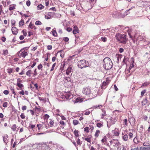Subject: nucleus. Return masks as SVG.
I'll use <instances>...</instances> for the list:
<instances>
[{
	"label": "nucleus",
	"instance_id": "33",
	"mask_svg": "<svg viewBox=\"0 0 150 150\" xmlns=\"http://www.w3.org/2000/svg\"><path fill=\"white\" fill-rule=\"evenodd\" d=\"M65 66V64L64 63L62 64L61 66L60 70L62 71L64 69V68Z\"/></svg>",
	"mask_w": 150,
	"mask_h": 150
},
{
	"label": "nucleus",
	"instance_id": "29",
	"mask_svg": "<svg viewBox=\"0 0 150 150\" xmlns=\"http://www.w3.org/2000/svg\"><path fill=\"white\" fill-rule=\"evenodd\" d=\"M52 35L54 37H56L57 36V33L56 31L55 30H53L52 31Z\"/></svg>",
	"mask_w": 150,
	"mask_h": 150
},
{
	"label": "nucleus",
	"instance_id": "11",
	"mask_svg": "<svg viewBox=\"0 0 150 150\" xmlns=\"http://www.w3.org/2000/svg\"><path fill=\"white\" fill-rule=\"evenodd\" d=\"M8 136L7 134H5L3 137V140L4 142L6 144V145L8 142Z\"/></svg>",
	"mask_w": 150,
	"mask_h": 150
},
{
	"label": "nucleus",
	"instance_id": "36",
	"mask_svg": "<svg viewBox=\"0 0 150 150\" xmlns=\"http://www.w3.org/2000/svg\"><path fill=\"white\" fill-rule=\"evenodd\" d=\"M16 125H13L11 129L13 131H15L16 130Z\"/></svg>",
	"mask_w": 150,
	"mask_h": 150
},
{
	"label": "nucleus",
	"instance_id": "54",
	"mask_svg": "<svg viewBox=\"0 0 150 150\" xmlns=\"http://www.w3.org/2000/svg\"><path fill=\"white\" fill-rule=\"evenodd\" d=\"M26 4L28 6H29L30 5V1H27L26 2Z\"/></svg>",
	"mask_w": 150,
	"mask_h": 150
},
{
	"label": "nucleus",
	"instance_id": "55",
	"mask_svg": "<svg viewBox=\"0 0 150 150\" xmlns=\"http://www.w3.org/2000/svg\"><path fill=\"white\" fill-rule=\"evenodd\" d=\"M146 90H144L142 91L141 92V95L142 96H143L144 94L146 93Z\"/></svg>",
	"mask_w": 150,
	"mask_h": 150
},
{
	"label": "nucleus",
	"instance_id": "60",
	"mask_svg": "<svg viewBox=\"0 0 150 150\" xmlns=\"http://www.w3.org/2000/svg\"><path fill=\"white\" fill-rule=\"evenodd\" d=\"M66 30L68 32H70L72 31V29L71 28L68 27L67 28Z\"/></svg>",
	"mask_w": 150,
	"mask_h": 150
},
{
	"label": "nucleus",
	"instance_id": "53",
	"mask_svg": "<svg viewBox=\"0 0 150 150\" xmlns=\"http://www.w3.org/2000/svg\"><path fill=\"white\" fill-rule=\"evenodd\" d=\"M63 40L66 42H67L69 40V39L68 37H65L63 39Z\"/></svg>",
	"mask_w": 150,
	"mask_h": 150
},
{
	"label": "nucleus",
	"instance_id": "5",
	"mask_svg": "<svg viewBox=\"0 0 150 150\" xmlns=\"http://www.w3.org/2000/svg\"><path fill=\"white\" fill-rule=\"evenodd\" d=\"M23 49H21L20 51L18 52L17 53L18 57L19 58H21V57L25 58L26 56L28 55V53L27 52L22 51Z\"/></svg>",
	"mask_w": 150,
	"mask_h": 150
},
{
	"label": "nucleus",
	"instance_id": "51",
	"mask_svg": "<svg viewBox=\"0 0 150 150\" xmlns=\"http://www.w3.org/2000/svg\"><path fill=\"white\" fill-rule=\"evenodd\" d=\"M84 130L86 132H89V128L87 127H85L84 129Z\"/></svg>",
	"mask_w": 150,
	"mask_h": 150
},
{
	"label": "nucleus",
	"instance_id": "46",
	"mask_svg": "<svg viewBox=\"0 0 150 150\" xmlns=\"http://www.w3.org/2000/svg\"><path fill=\"white\" fill-rule=\"evenodd\" d=\"M11 5H10V6L9 8V9L10 11H12V10H14L15 9V6H12L11 7Z\"/></svg>",
	"mask_w": 150,
	"mask_h": 150
},
{
	"label": "nucleus",
	"instance_id": "4",
	"mask_svg": "<svg viewBox=\"0 0 150 150\" xmlns=\"http://www.w3.org/2000/svg\"><path fill=\"white\" fill-rule=\"evenodd\" d=\"M78 67L81 69L88 67L89 64L88 62L85 59L79 61L77 63Z\"/></svg>",
	"mask_w": 150,
	"mask_h": 150
},
{
	"label": "nucleus",
	"instance_id": "12",
	"mask_svg": "<svg viewBox=\"0 0 150 150\" xmlns=\"http://www.w3.org/2000/svg\"><path fill=\"white\" fill-rule=\"evenodd\" d=\"M79 32V29L77 26L75 25L74 27V29L73 30V33L74 34H75L78 33Z\"/></svg>",
	"mask_w": 150,
	"mask_h": 150
},
{
	"label": "nucleus",
	"instance_id": "6",
	"mask_svg": "<svg viewBox=\"0 0 150 150\" xmlns=\"http://www.w3.org/2000/svg\"><path fill=\"white\" fill-rule=\"evenodd\" d=\"M115 122V120L114 118L110 117L108 120L107 121L108 127L109 128L112 125L114 124Z\"/></svg>",
	"mask_w": 150,
	"mask_h": 150
},
{
	"label": "nucleus",
	"instance_id": "10",
	"mask_svg": "<svg viewBox=\"0 0 150 150\" xmlns=\"http://www.w3.org/2000/svg\"><path fill=\"white\" fill-rule=\"evenodd\" d=\"M11 31L12 33L14 35H16L18 33V29L15 27L12 28Z\"/></svg>",
	"mask_w": 150,
	"mask_h": 150
},
{
	"label": "nucleus",
	"instance_id": "28",
	"mask_svg": "<svg viewBox=\"0 0 150 150\" xmlns=\"http://www.w3.org/2000/svg\"><path fill=\"white\" fill-rule=\"evenodd\" d=\"M37 8L38 9L41 10L43 8L44 6L42 4H40L38 5Z\"/></svg>",
	"mask_w": 150,
	"mask_h": 150
},
{
	"label": "nucleus",
	"instance_id": "56",
	"mask_svg": "<svg viewBox=\"0 0 150 150\" xmlns=\"http://www.w3.org/2000/svg\"><path fill=\"white\" fill-rule=\"evenodd\" d=\"M129 13V10H127L124 13V16H126Z\"/></svg>",
	"mask_w": 150,
	"mask_h": 150
},
{
	"label": "nucleus",
	"instance_id": "52",
	"mask_svg": "<svg viewBox=\"0 0 150 150\" xmlns=\"http://www.w3.org/2000/svg\"><path fill=\"white\" fill-rule=\"evenodd\" d=\"M22 32L23 33V35L25 36H26V35H27V33L25 31V30H23V31H22Z\"/></svg>",
	"mask_w": 150,
	"mask_h": 150
},
{
	"label": "nucleus",
	"instance_id": "43",
	"mask_svg": "<svg viewBox=\"0 0 150 150\" xmlns=\"http://www.w3.org/2000/svg\"><path fill=\"white\" fill-rule=\"evenodd\" d=\"M71 142L72 143L74 144V145L76 147L77 146V144H76V142L74 140H71Z\"/></svg>",
	"mask_w": 150,
	"mask_h": 150
},
{
	"label": "nucleus",
	"instance_id": "48",
	"mask_svg": "<svg viewBox=\"0 0 150 150\" xmlns=\"http://www.w3.org/2000/svg\"><path fill=\"white\" fill-rule=\"evenodd\" d=\"M134 142L135 143H137L138 142V141L137 140V139L136 137H135L133 139Z\"/></svg>",
	"mask_w": 150,
	"mask_h": 150
},
{
	"label": "nucleus",
	"instance_id": "26",
	"mask_svg": "<svg viewBox=\"0 0 150 150\" xmlns=\"http://www.w3.org/2000/svg\"><path fill=\"white\" fill-rule=\"evenodd\" d=\"M122 138L124 141H127L128 140V135L127 134L124 135V136Z\"/></svg>",
	"mask_w": 150,
	"mask_h": 150
},
{
	"label": "nucleus",
	"instance_id": "49",
	"mask_svg": "<svg viewBox=\"0 0 150 150\" xmlns=\"http://www.w3.org/2000/svg\"><path fill=\"white\" fill-rule=\"evenodd\" d=\"M133 62H134V61H133V63H132V64H131L130 66L129 67V70L131 69L134 67V65L133 64Z\"/></svg>",
	"mask_w": 150,
	"mask_h": 150
},
{
	"label": "nucleus",
	"instance_id": "31",
	"mask_svg": "<svg viewBox=\"0 0 150 150\" xmlns=\"http://www.w3.org/2000/svg\"><path fill=\"white\" fill-rule=\"evenodd\" d=\"M79 123V121L77 120H74L73 121V124L75 125H78Z\"/></svg>",
	"mask_w": 150,
	"mask_h": 150
},
{
	"label": "nucleus",
	"instance_id": "25",
	"mask_svg": "<svg viewBox=\"0 0 150 150\" xmlns=\"http://www.w3.org/2000/svg\"><path fill=\"white\" fill-rule=\"evenodd\" d=\"M24 21L23 19H22L19 22V25L20 26H22L24 25Z\"/></svg>",
	"mask_w": 150,
	"mask_h": 150
},
{
	"label": "nucleus",
	"instance_id": "64",
	"mask_svg": "<svg viewBox=\"0 0 150 150\" xmlns=\"http://www.w3.org/2000/svg\"><path fill=\"white\" fill-rule=\"evenodd\" d=\"M3 93L5 95H8L9 93V91L7 90H5L4 91Z\"/></svg>",
	"mask_w": 150,
	"mask_h": 150
},
{
	"label": "nucleus",
	"instance_id": "19",
	"mask_svg": "<svg viewBox=\"0 0 150 150\" xmlns=\"http://www.w3.org/2000/svg\"><path fill=\"white\" fill-rule=\"evenodd\" d=\"M75 140L77 144L81 146L82 143V142L81 141L80 139L79 138H76Z\"/></svg>",
	"mask_w": 150,
	"mask_h": 150
},
{
	"label": "nucleus",
	"instance_id": "47",
	"mask_svg": "<svg viewBox=\"0 0 150 150\" xmlns=\"http://www.w3.org/2000/svg\"><path fill=\"white\" fill-rule=\"evenodd\" d=\"M8 103L6 102H5L3 104V106L4 108H6L7 106Z\"/></svg>",
	"mask_w": 150,
	"mask_h": 150
},
{
	"label": "nucleus",
	"instance_id": "8",
	"mask_svg": "<svg viewBox=\"0 0 150 150\" xmlns=\"http://www.w3.org/2000/svg\"><path fill=\"white\" fill-rule=\"evenodd\" d=\"M64 96L67 99H70L73 97V94L70 91L66 92Z\"/></svg>",
	"mask_w": 150,
	"mask_h": 150
},
{
	"label": "nucleus",
	"instance_id": "63",
	"mask_svg": "<svg viewBox=\"0 0 150 150\" xmlns=\"http://www.w3.org/2000/svg\"><path fill=\"white\" fill-rule=\"evenodd\" d=\"M16 21L14 20H11V24L13 25H15L16 23Z\"/></svg>",
	"mask_w": 150,
	"mask_h": 150
},
{
	"label": "nucleus",
	"instance_id": "44",
	"mask_svg": "<svg viewBox=\"0 0 150 150\" xmlns=\"http://www.w3.org/2000/svg\"><path fill=\"white\" fill-rule=\"evenodd\" d=\"M56 63H54L52 65V68L50 70L51 71H52L54 70V68L56 65Z\"/></svg>",
	"mask_w": 150,
	"mask_h": 150
},
{
	"label": "nucleus",
	"instance_id": "41",
	"mask_svg": "<svg viewBox=\"0 0 150 150\" xmlns=\"http://www.w3.org/2000/svg\"><path fill=\"white\" fill-rule=\"evenodd\" d=\"M36 70H37L36 69H35L34 70V73H33V76H34V77H35L37 74V73Z\"/></svg>",
	"mask_w": 150,
	"mask_h": 150
},
{
	"label": "nucleus",
	"instance_id": "23",
	"mask_svg": "<svg viewBox=\"0 0 150 150\" xmlns=\"http://www.w3.org/2000/svg\"><path fill=\"white\" fill-rule=\"evenodd\" d=\"M91 135L90 136H88V138H86L85 139V140L87 141V142L90 143L91 142Z\"/></svg>",
	"mask_w": 150,
	"mask_h": 150
},
{
	"label": "nucleus",
	"instance_id": "61",
	"mask_svg": "<svg viewBox=\"0 0 150 150\" xmlns=\"http://www.w3.org/2000/svg\"><path fill=\"white\" fill-rule=\"evenodd\" d=\"M124 123H125V125L126 126H127V119H125L124 120Z\"/></svg>",
	"mask_w": 150,
	"mask_h": 150
},
{
	"label": "nucleus",
	"instance_id": "9",
	"mask_svg": "<svg viewBox=\"0 0 150 150\" xmlns=\"http://www.w3.org/2000/svg\"><path fill=\"white\" fill-rule=\"evenodd\" d=\"M111 144H115L113 145L114 146H118L119 145L120 143L118 142V140L116 139H113L112 140L110 141Z\"/></svg>",
	"mask_w": 150,
	"mask_h": 150
},
{
	"label": "nucleus",
	"instance_id": "32",
	"mask_svg": "<svg viewBox=\"0 0 150 150\" xmlns=\"http://www.w3.org/2000/svg\"><path fill=\"white\" fill-rule=\"evenodd\" d=\"M17 86L21 89L22 88L23 86V84L20 83H17Z\"/></svg>",
	"mask_w": 150,
	"mask_h": 150
},
{
	"label": "nucleus",
	"instance_id": "14",
	"mask_svg": "<svg viewBox=\"0 0 150 150\" xmlns=\"http://www.w3.org/2000/svg\"><path fill=\"white\" fill-rule=\"evenodd\" d=\"M108 84V82L107 81V80L106 82L104 81L103 83L101 86V88L103 89H105V86H107Z\"/></svg>",
	"mask_w": 150,
	"mask_h": 150
},
{
	"label": "nucleus",
	"instance_id": "7",
	"mask_svg": "<svg viewBox=\"0 0 150 150\" xmlns=\"http://www.w3.org/2000/svg\"><path fill=\"white\" fill-rule=\"evenodd\" d=\"M127 32L130 38L132 39L133 40L134 42H135L134 40L133 37H134V38L136 37V34H134V33H133L132 31H131V30H128Z\"/></svg>",
	"mask_w": 150,
	"mask_h": 150
},
{
	"label": "nucleus",
	"instance_id": "42",
	"mask_svg": "<svg viewBox=\"0 0 150 150\" xmlns=\"http://www.w3.org/2000/svg\"><path fill=\"white\" fill-rule=\"evenodd\" d=\"M57 149L59 150H64V148L62 146H57Z\"/></svg>",
	"mask_w": 150,
	"mask_h": 150
},
{
	"label": "nucleus",
	"instance_id": "20",
	"mask_svg": "<svg viewBox=\"0 0 150 150\" xmlns=\"http://www.w3.org/2000/svg\"><path fill=\"white\" fill-rule=\"evenodd\" d=\"M137 41H142L144 40V37L142 35H139L137 38Z\"/></svg>",
	"mask_w": 150,
	"mask_h": 150
},
{
	"label": "nucleus",
	"instance_id": "27",
	"mask_svg": "<svg viewBox=\"0 0 150 150\" xmlns=\"http://www.w3.org/2000/svg\"><path fill=\"white\" fill-rule=\"evenodd\" d=\"M3 54L4 55H7L8 54V51L7 50H3Z\"/></svg>",
	"mask_w": 150,
	"mask_h": 150
},
{
	"label": "nucleus",
	"instance_id": "21",
	"mask_svg": "<svg viewBox=\"0 0 150 150\" xmlns=\"http://www.w3.org/2000/svg\"><path fill=\"white\" fill-rule=\"evenodd\" d=\"M147 102V98H146L145 99H144L142 102V105H145Z\"/></svg>",
	"mask_w": 150,
	"mask_h": 150
},
{
	"label": "nucleus",
	"instance_id": "16",
	"mask_svg": "<svg viewBox=\"0 0 150 150\" xmlns=\"http://www.w3.org/2000/svg\"><path fill=\"white\" fill-rule=\"evenodd\" d=\"M74 101V103H76L79 102H81L83 101V100L80 97H77L76 99Z\"/></svg>",
	"mask_w": 150,
	"mask_h": 150
},
{
	"label": "nucleus",
	"instance_id": "22",
	"mask_svg": "<svg viewBox=\"0 0 150 150\" xmlns=\"http://www.w3.org/2000/svg\"><path fill=\"white\" fill-rule=\"evenodd\" d=\"M32 73V71L31 70H28L26 73V75L29 77L31 76V74Z\"/></svg>",
	"mask_w": 150,
	"mask_h": 150
},
{
	"label": "nucleus",
	"instance_id": "2",
	"mask_svg": "<svg viewBox=\"0 0 150 150\" xmlns=\"http://www.w3.org/2000/svg\"><path fill=\"white\" fill-rule=\"evenodd\" d=\"M115 37L120 42L123 44H125L127 41V39L126 38V35L125 34H121L119 33L116 34Z\"/></svg>",
	"mask_w": 150,
	"mask_h": 150
},
{
	"label": "nucleus",
	"instance_id": "18",
	"mask_svg": "<svg viewBox=\"0 0 150 150\" xmlns=\"http://www.w3.org/2000/svg\"><path fill=\"white\" fill-rule=\"evenodd\" d=\"M79 131L76 129L74 131V134L75 137V138H77V137L79 136Z\"/></svg>",
	"mask_w": 150,
	"mask_h": 150
},
{
	"label": "nucleus",
	"instance_id": "34",
	"mask_svg": "<svg viewBox=\"0 0 150 150\" xmlns=\"http://www.w3.org/2000/svg\"><path fill=\"white\" fill-rule=\"evenodd\" d=\"M102 107V105H95L93 107V108L94 109H96L98 108H100V107Z\"/></svg>",
	"mask_w": 150,
	"mask_h": 150
},
{
	"label": "nucleus",
	"instance_id": "62",
	"mask_svg": "<svg viewBox=\"0 0 150 150\" xmlns=\"http://www.w3.org/2000/svg\"><path fill=\"white\" fill-rule=\"evenodd\" d=\"M124 51V50L122 48H120L119 50V52L120 53H122Z\"/></svg>",
	"mask_w": 150,
	"mask_h": 150
},
{
	"label": "nucleus",
	"instance_id": "58",
	"mask_svg": "<svg viewBox=\"0 0 150 150\" xmlns=\"http://www.w3.org/2000/svg\"><path fill=\"white\" fill-rule=\"evenodd\" d=\"M45 18L47 19H50L51 18V17L50 16H48V14L45 16Z\"/></svg>",
	"mask_w": 150,
	"mask_h": 150
},
{
	"label": "nucleus",
	"instance_id": "39",
	"mask_svg": "<svg viewBox=\"0 0 150 150\" xmlns=\"http://www.w3.org/2000/svg\"><path fill=\"white\" fill-rule=\"evenodd\" d=\"M133 137V134L131 132H129V139H132Z\"/></svg>",
	"mask_w": 150,
	"mask_h": 150
},
{
	"label": "nucleus",
	"instance_id": "57",
	"mask_svg": "<svg viewBox=\"0 0 150 150\" xmlns=\"http://www.w3.org/2000/svg\"><path fill=\"white\" fill-rule=\"evenodd\" d=\"M49 10H52L53 11H56V9L54 7H52V8H50V9H49Z\"/></svg>",
	"mask_w": 150,
	"mask_h": 150
},
{
	"label": "nucleus",
	"instance_id": "35",
	"mask_svg": "<svg viewBox=\"0 0 150 150\" xmlns=\"http://www.w3.org/2000/svg\"><path fill=\"white\" fill-rule=\"evenodd\" d=\"M42 64H40L39 65H38V69L39 70H42Z\"/></svg>",
	"mask_w": 150,
	"mask_h": 150
},
{
	"label": "nucleus",
	"instance_id": "50",
	"mask_svg": "<svg viewBox=\"0 0 150 150\" xmlns=\"http://www.w3.org/2000/svg\"><path fill=\"white\" fill-rule=\"evenodd\" d=\"M96 125L99 128L100 127L103 126L100 123H98Z\"/></svg>",
	"mask_w": 150,
	"mask_h": 150
},
{
	"label": "nucleus",
	"instance_id": "37",
	"mask_svg": "<svg viewBox=\"0 0 150 150\" xmlns=\"http://www.w3.org/2000/svg\"><path fill=\"white\" fill-rule=\"evenodd\" d=\"M42 24V23L39 21H36L35 23V24L36 25H40Z\"/></svg>",
	"mask_w": 150,
	"mask_h": 150
},
{
	"label": "nucleus",
	"instance_id": "24",
	"mask_svg": "<svg viewBox=\"0 0 150 150\" xmlns=\"http://www.w3.org/2000/svg\"><path fill=\"white\" fill-rule=\"evenodd\" d=\"M100 133V131L99 130H97L95 134V136L98 137L99 136V135Z\"/></svg>",
	"mask_w": 150,
	"mask_h": 150
},
{
	"label": "nucleus",
	"instance_id": "3",
	"mask_svg": "<svg viewBox=\"0 0 150 150\" xmlns=\"http://www.w3.org/2000/svg\"><path fill=\"white\" fill-rule=\"evenodd\" d=\"M82 92L86 95H89V96L91 98H92L96 96V95H93L92 93H91V90L90 88L87 87L83 88Z\"/></svg>",
	"mask_w": 150,
	"mask_h": 150
},
{
	"label": "nucleus",
	"instance_id": "40",
	"mask_svg": "<svg viewBox=\"0 0 150 150\" xmlns=\"http://www.w3.org/2000/svg\"><path fill=\"white\" fill-rule=\"evenodd\" d=\"M54 14V13L52 12H49L48 13V16H50L51 17H52Z\"/></svg>",
	"mask_w": 150,
	"mask_h": 150
},
{
	"label": "nucleus",
	"instance_id": "13",
	"mask_svg": "<svg viewBox=\"0 0 150 150\" xmlns=\"http://www.w3.org/2000/svg\"><path fill=\"white\" fill-rule=\"evenodd\" d=\"M72 70V67H71V66L69 67L66 71V74L67 75H68L71 72Z\"/></svg>",
	"mask_w": 150,
	"mask_h": 150
},
{
	"label": "nucleus",
	"instance_id": "1",
	"mask_svg": "<svg viewBox=\"0 0 150 150\" xmlns=\"http://www.w3.org/2000/svg\"><path fill=\"white\" fill-rule=\"evenodd\" d=\"M103 65L105 69L108 70L112 68L113 64L111 59L109 57H106L103 60Z\"/></svg>",
	"mask_w": 150,
	"mask_h": 150
},
{
	"label": "nucleus",
	"instance_id": "38",
	"mask_svg": "<svg viewBox=\"0 0 150 150\" xmlns=\"http://www.w3.org/2000/svg\"><path fill=\"white\" fill-rule=\"evenodd\" d=\"M13 71V69L12 68H8L7 69V72L8 73L10 74H11Z\"/></svg>",
	"mask_w": 150,
	"mask_h": 150
},
{
	"label": "nucleus",
	"instance_id": "15",
	"mask_svg": "<svg viewBox=\"0 0 150 150\" xmlns=\"http://www.w3.org/2000/svg\"><path fill=\"white\" fill-rule=\"evenodd\" d=\"M91 108H90L89 109V110H86L84 112L85 113H84V115H88L91 112H92L93 110H91Z\"/></svg>",
	"mask_w": 150,
	"mask_h": 150
},
{
	"label": "nucleus",
	"instance_id": "30",
	"mask_svg": "<svg viewBox=\"0 0 150 150\" xmlns=\"http://www.w3.org/2000/svg\"><path fill=\"white\" fill-rule=\"evenodd\" d=\"M101 40L102 41L104 42H105L107 40V38L105 37H102L101 38Z\"/></svg>",
	"mask_w": 150,
	"mask_h": 150
},
{
	"label": "nucleus",
	"instance_id": "17",
	"mask_svg": "<svg viewBox=\"0 0 150 150\" xmlns=\"http://www.w3.org/2000/svg\"><path fill=\"white\" fill-rule=\"evenodd\" d=\"M29 27L31 29H34V30L36 29V27L34 25L30 22L29 25Z\"/></svg>",
	"mask_w": 150,
	"mask_h": 150
},
{
	"label": "nucleus",
	"instance_id": "45",
	"mask_svg": "<svg viewBox=\"0 0 150 150\" xmlns=\"http://www.w3.org/2000/svg\"><path fill=\"white\" fill-rule=\"evenodd\" d=\"M37 126L38 130H40L41 128L42 127V124H37Z\"/></svg>",
	"mask_w": 150,
	"mask_h": 150
},
{
	"label": "nucleus",
	"instance_id": "59",
	"mask_svg": "<svg viewBox=\"0 0 150 150\" xmlns=\"http://www.w3.org/2000/svg\"><path fill=\"white\" fill-rule=\"evenodd\" d=\"M127 59V58L126 57H125L124 59H123V60L122 62L124 63V64H126L125 61Z\"/></svg>",
	"mask_w": 150,
	"mask_h": 150
}]
</instances>
